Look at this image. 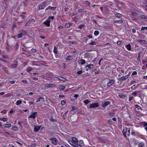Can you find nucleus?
I'll use <instances>...</instances> for the list:
<instances>
[{
	"label": "nucleus",
	"mask_w": 147,
	"mask_h": 147,
	"mask_svg": "<svg viewBox=\"0 0 147 147\" xmlns=\"http://www.w3.org/2000/svg\"><path fill=\"white\" fill-rule=\"evenodd\" d=\"M111 105V102L109 101H106L102 104V106L103 107H105L108 105Z\"/></svg>",
	"instance_id": "nucleus-12"
},
{
	"label": "nucleus",
	"mask_w": 147,
	"mask_h": 147,
	"mask_svg": "<svg viewBox=\"0 0 147 147\" xmlns=\"http://www.w3.org/2000/svg\"><path fill=\"white\" fill-rule=\"evenodd\" d=\"M116 16L117 18H120L121 17L122 15L121 14L118 13L116 14Z\"/></svg>",
	"instance_id": "nucleus-54"
},
{
	"label": "nucleus",
	"mask_w": 147,
	"mask_h": 147,
	"mask_svg": "<svg viewBox=\"0 0 147 147\" xmlns=\"http://www.w3.org/2000/svg\"><path fill=\"white\" fill-rule=\"evenodd\" d=\"M32 70V68L30 67H28V68L26 69L27 71L30 74V71Z\"/></svg>",
	"instance_id": "nucleus-35"
},
{
	"label": "nucleus",
	"mask_w": 147,
	"mask_h": 147,
	"mask_svg": "<svg viewBox=\"0 0 147 147\" xmlns=\"http://www.w3.org/2000/svg\"><path fill=\"white\" fill-rule=\"evenodd\" d=\"M99 105L98 103H93L91 104L90 105L89 108H95L98 107L99 106Z\"/></svg>",
	"instance_id": "nucleus-6"
},
{
	"label": "nucleus",
	"mask_w": 147,
	"mask_h": 147,
	"mask_svg": "<svg viewBox=\"0 0 147 147\" xmlns=\"http://www.w3.org/2000/svg\"><path fill=\"white\" fill-rule=\"evenodd\" d=\"M138 42L142 43V44H147V41L146 40H138Z\"/></svg>",
	"instance_id": "nucleus-19"
},
{
	"label": "nucleus",
	"mask_w": 147,
	"mask_h": 147,
	"mask_svg": "<svg viewBox=\"0 0 147 147\" xmlns=\"http://www.w3.org/2000/svg\"><path fill=\"white\" fill-rule=\"evenodd\" d=\"M40 129V127L38 126H34V131L36 132L38 131Z\"/></svg>",
	"instance_id": "nucleus-24"
},
{
	"label": "nucleus",
	"mask_w": 147,
	"mask_h": 147,
	"mask_svg": "<svg viewBox=\"0 0 147 147\" xmlns=\"http://www.w3.org/2000/svg\"><path fill=\"white\" fill-rule=\"evenodd\" d=\"M129 129L128 128L125 127L124 128V129L122 131V133L123 134V136L124 137L127 138L126 133H127V130Z\"/></svg>",
	"instance_id": "nucleus-4"
},
{
	"label": "nucleus",
	"mask_w": 147,
	"mask_h": 147,
	"mask_svg": "<svg viewBox=\"0 0 147 147\" xmlns=\"http://www.w3.org/2000/svg\"><path fill=\"white\" fill-rule=\"evenodd\" d=\"M115 22L116 23L121 24L123 23V21L122 20H115Z\"/></svg>",
	"instance_id": "nucleus-31"
},
{
	"label": "nucleus",
	"mask_w": 147,
	"mask_h": 147,
	"mask_svg": "<svg viewBox=\"0 0 147 147\" xmlns=\"http://www.w3.org/2000/svg\"><path fill=\"white\" fill-rule=\"evenodd\" d=\"M73 20L75 22L76 24L77 23L78 20V19L77 16H76L74 17L73 18Z\"/></svg>",
	"instance_id": "nucleus-38"
},
{
	"label": "nucleus",
	"mask_w": 147,
	"mask_h": 147,
	"mask_svg": "<svg viewBox=\"0 0 147 147\" xmlns=\"http://www.w3.org/2000/svg\"><path fill=\"white\" fill-rule=\"evenodd\" d=\"M134 98V97L133 96H130L129 97V101L130 102L131 100H132Z\"/></svg>",
	"instance_id": "nucleus-63"
},
{
	"label": "nucleus",
	"mask_w": 147,
	"mask_h": 147,
	"mask_svg": "<svg viewBox=\"0 0 147 147\" xmlns=\"http://www.w3.org/2000/svg\"><path fill=\"white\" fill-rule=\"evenodd\" d=\"M145 145V143L144 142H139L138 144V147H143Z\"/></svg>",
	"instance_id": "nucleus-17"
},
{
	"label": "nucleus",
	"mask_w": 147,
	"mask_h": 147,
	"mask_svg": "<svg viewBox=\"0 0 147 147\" xmlns=\"http://www.w3.org/2000/svg\"><path fill=\"white\" fill-rule=\"evenodd\" d=\"M119 96L122 99H124L125 97V95L124 94H121L119 95Z\"/></svg>",
	"instance_id": "nucleus-42"
},
{
	"label": "nucleus",
	"mask_w": 147,
	"mask_h": 147,
	"mask_svg": "<svg viewBox=\"0 0 147 147\" xmlns=\"http://www.w3.org/2000/svg\"><path fill=\"white\" fill-rule=\"evenodd\" d=\"M144 127L145 129L147 131V123H145L144 124Z\"/></svg>",
	"instance_id": "nucleus-46"
},
{
	"label": "nucleus",
	"mask_w": 147,
	"mask_h": 147,
	"mask_svg": "<svg viewBox=\"0 0 147 147\" xmlns=\"http://www.w3.org/2000/svg\"><path fill=\"white\" fill-rule=\"evenodd\" d=\"M122 41H119L117 42V44L118 45H120L121 44Z\"/></svg>",
	"instance_id": "nucleus-62"
},
{
	"label": "nucleus",
	"mask_w": 147,
	"mask_h": 147,
	"mask_svg": "<svg viewBox=\"0 0 147 147\" xmlns=\"http://www.w3.org/2000/svg\"><path fill=\"white\" fill-rule=\"evenodd\" d=\"M99 32L98 31L95 30L94 32V34L95 36H97L99 35Z\"/></svg>",
	"instance_id": "nucleus-45"
},
{
	"label": "nucleus",
	"mask_w": 147,
	"mask_h": 147,
	"mask_svg": "<svg viewBox=\"0 0 147 147\" xmlns=\"http://www.w3.org/2000/svg\"><path fill=\"white\" fill-rule=\"evenodd\" d=\"M53 52L55 54H57L58 53L57 48L56 46H54V47Z\"/></svg>",
	"instance_id": "nucleus-33"
},
{
	"label": "nucleus",
	"mask_w": 147,
	"mask_h": 147,
	"mask_svg": "<svg viewBox=\"0 0 147 147\" xmlns=\"http://www.w3.org/2000/svg\"><path fill=\"white\" fill-rule=\"evenodd\" d=\"M8 119L7 118H0V121H1L4 122H5L7 121Z\"/></svg>",
	"instance_id": "nucleus-39"
},
{
	"label": "nucleus",
	"mask_w": 147,
	"mask_h": 147,
	"mask_svg": "<svg viewBox=\"0 0 147 147\" xmlns=\"http://www.w3.org/2000/svg\"><path fill=\"white\" fill-rule=\"evenodd\" d=\"M78 11L79 12H82L84 11V9H79Z\"/></svg>",
	"instance_id": "nucleus-57"
},
{
	"label": "nucleus",
	"mask_w": 147,
	"mask_h": 147,
	"mask_svg": "<svg viewBox=\"0 0 147 147\" xmlns=\"http://www.w3.org/2000/svg\"><path fill=\"white\" fill-rule=\"evenodd\" d=\"M15 63L14 64H12L10 65V67L13 68H16L18 66V61L17 60H16L14 62Z\"/></svg>",
	"instance_id": "nucleus-11"
},
{
	"label": "nucleus",
	"mask_w": 147,
	"mask_h": 147,
	"mask_svg": "<svg viewBox=\"0 0 147 147\" xmlns=\"http://www.w3.org/2000/svg\"><path fill=\"white\" fill-rule=\"evenodd\" d=\"M115 82V81L114 80H111L109 81V83L107 84V86L108 87H110L112 85L114 84Z\"/></svg>",
	"instance_id": "nucleus-14"
},
{
	"label": "nucleus",
	"mask_w": 147,
	"mask_h": 147,
	"mask_svg": "<svg viewBox=\"0 0 147 147\" xmlns=\"http://www.w3.org/2000/svg\"><path fill=\"white\" fill-rule=\"evenodd\" d=\"M72 109L71 112V113L73 112V113H76L78 111V109L77 108H76L75 106H72Z\"/></svg>",
	"instance_id": "nucleus-10"
},
{
	"label": "nucleus",
	"mask_w": 147,
	"mask_h": 147,
	"mask_svg": "<svg viewBox=\"0 0 147 147\" xmlns=\"http://www.w3.org/2000/svg\"><path fill=\"white\" fill-rule=\"evenodd\" d=\"M69 142L70 144L71 145L74 147H82V146L81 145L76 144L75 145H74L71 144L70 142H69Z\"/></svg>",
	"instance_id": "nucleus-25"
},
{
	"label": "nucleus",
	"mask_w": 147,
	"mask_h": 147,
	"mask_svg": "<svg viewBox=\"0 0 147 147\" xmlns=\"http://www.w3.org/2000/svg\"><path fill=\"white\" fill-rule=\"evenodd\" d=\"M59 80L60 81H63V82L65 81H66V80H67V79H66L65 78H64L60 76L59 77Z\"/></svg>",
	"instance_id": "nucleus-32"
},
{
	"label": "nucleus",
	"mask_w": 147,
	"mask_h": 147,
	"mask_svg": "<svg viewBox=\"0 0 147 147\" xmlns=\"http://www.w3.org/2000/svg\"><path fill=\"white\" fill-rule=\"evenodd\" d=\"M131 94L135 97L136 96H140V94L139 92L137 91H135L133 92Z\"/></svg>",
	"instance_id": "nucleus-13"
},
{
	"label": "nucleus",
	"mask_w": 147,
	"mask_h": 147,
	"mask_svg": "<svg viewBox=\"0 0 147 147\" xmlns=\"http://www.w3.org/2000/svg\"><path fill=\"white\" fill-rule=\"evenodd\" d=\"M130 129L129 128V129H128L127 130V135L128 136H130Z\"/></svg>",
	"instance_id": "nucleus-61"
},
{
	"label": "nucleus",
	"mask_w": 147,
	"mask_h": 147,
	"mask_svg": "<svg viewBox=\"0 0 147 147\" xmlns=\"http://www.w3.org/2000/svg\"><path fill=\"white\" fill-rule=\"evenodd\" d=\"M56 85L55 84H51L49 83H47L45 85V86L46 88H49L54 87Z\"/></svg>",
	"instance_id": "nucleus-7"
},
{
	"label": "nucleus",
	"mask_w": 147,
	"mask_h": 147,
	"mask_svg": "<svg viewBox=\"0 0 147 147\" xmlns=\"http://www.w3.org/2000/svg\"><path fill=\"white\" fill-rule=\"evenodd\" d=\"M83 4H84L87 5H89L90 4V3L88 1H84L83 3Z\"/></svg>",
	"instance_id": "nucleus-59"
},
{
	"label": "nucleus",
	"mask_w": 147,
	"mask_h": 147,
	"mask_svg": "<svg viewBox=\"0 0 147 147\" xmlns=\"http://www.w3.org/2000/svg\"><path fill=\"white\" fill-rule=\"evenodd\" d=\"M63 144L66 147H71L69 144H68L67 143L64 142L63 143Z\"/></svg>",
	"instance_id": "nucleus-49"
},
{
	"label": "nucleus",
	"mask_w": 147,
	"mask_h": 147,
	"mask_svg": "<svg viewBox=\"0 0 147 147\" xmlns=\"http://www.w3.org/2000/svg\"><path fill=\"white\" fill-rule=\"evenodd\" d=\"M127 79V77L126 76H122L119 78V80L120 82H121L123 80H126Z\"/></svg>",
	"instance_id": "nucleus-15"
},
{
	"label": "nucleus",
	"mask_w": 147,
	"mask_h": 147,
	"mask_svg": "<svg viewBox=\"0 0 147 147\" xmlns=\"http://www.w3.org/2000/svg\"><path fill=\"white\" fill-rule=\"evenodd\" d=\"M23 35L21 34V33L18 34L17 35V38L18 39L22 38Z\"/></svg>",
	"instance_id": "nucleus-52"
},
{
	"label": "nucleus",
	"mask_w": 147,
	"mask_h": 147,
	"mask_svg": "<svg viewBox=\"0 0 147 147\" xmlns=\"http://www.w3.org/2000/svg\"><path fill=\"white\" fill-rule=\"evenodd\" d=\"M133 131V130H131V134L132 135L135 136H136V132H135L134 131Z\"/></svg>",
	"instance_id": "nucleus-58"
},
{
	"label": "nucleus",
	"mask_w": 147,
	"mask_h": 147,
	"mask_svg": "<svg viewBox=\"0 0 147 147\" xmlns=\"http://www.w3.org/2000/svg\"><path fill=\"white\" fill-rule=\"evenodd\" d=\"M37 61H36V62H33L32 63V65H38V64H37Z\"/></svg>",
	"instance_id": "nucleus-64"
},
{
	"label": "nucleus",
	"mask_w": 147,
	"mask_h": 147,
	"mask_svg": "<svg viewBox=\"0 0 147 147\" xmlns=\"http://www.w3.org/2000/svg\"><path fill=\"white\" fill-rule=\"evenodd\" d=\"M139 138L142 139H144L145 136L141 134Z\"/></svg>",
	"instance_id": "nucleus-56"
},
{
	"label": "nucleus",
	"mask_w": 147,
	"mask_h": 147,
	"mask_svg": "<svg viewBox=\"0 0 147 147\" xmlns=\"http://www.w3.org/2000/svg\"><path fill=\"white\" fill-rule=\"evenodd\" d=\"M141 19L144 20L147 19V16L144 15H142L139 16Z\"/></svg>",
	"instance_id": "nucleus-27"
},
{
	"label": "nucleus",
	"mask_w": 147,
	"mask_h": 147,
	"mask_svg": "<svg viewBox=\"0 0 147 147\" xmlns=\"http://www.w3.org/2000/svg\"><path fill=\"white\" fill-rule=\"evenodd\" d=\"M65 88V87L64 86L61 85L59 86V89L60 90H64Z\"/></svg>",
	"instance_id": "nucleus-37"
},
{
	"label": "nucleus",
	"mask_w": 147,
	"mask_h": 147,
	"mask_svg": "<svg viewBox=\"0 0 147 147\" xmlns=\"http://www.w3.org/2000/svg\"><path fill=\"white\" fill-rule=\"evenodd\" d=\"M66 103V101L65 100H62L61 101V104L62 105H65Z\"/></svg>",
	"instance_id": "nucleus-60"
},
{
	"label": "nucleus",
	"mask_w": 147,
	"mask_h": 147,
	"mask_svg": "<svg viewBox=\"0 0 147 147\" xmlns=\"http://www.w3.org/2000/svg\"><path fill=\"white\" fill-rule=\"evenodd\" d=\"M18 129V128L16 126H13L12 127V129L13 130L15 131H17Z\"/></svg>",
	"instance_id": "nucleus-47"
},
{
	"label": "nucleus",
	"mask_w": 147,
	"mask_h": 147,
	"mask_svg": "<svg viewBox=\"0 0 147 147\" xmlns=\"http://www.w3.org/2000/svg\"><path fill=\"white\" fill-rule=\"evenodd\" d=\"M72 25V24L69 23H66L65 25V28H69L70 27L71 25Z\"/></svg>",
	"instance_id": "nucleus-26"
},
{
	"label": "nucleus",
	"mask_w": 147,
	"mask_h": 147,
	"mask_svg": "<svg viewBox=\"0 0 147 147\" xmlns=\"http://www.w3.org/2000/svg\"><path fill=\"white\" fill-rule=\"evenodd\" d=\"M31 22V21H29L27 22L25 24V26H29Z\"/></svg>",
	"instance_id": "nucleus-50"
},
{
	"label": "nucleus",
	"mask_w": 147,
	"mask_h": 147,
	"mask_svg": "<svg viewBox=\"0 0 147 147\" xmlns=\"http://www.w3.org/2000/svg\"><path fill=\"white\" fill-rule=\"evenodd\" d=\"M22 101L20 100H18L16 103H15V104L16 105H19L22 104Z\"/></svg>",
	"instance_id": "nucleus-30"
},
{
	"label": "nucleus",
	"mask_w": 147,
	"mask_h": 147,
	"mask_svg": "<svg viewBox=\"0 0 147 147\" xmlns=\"http://www.w3.org/2000/svg\"><path fill=\"white\" fill-rule=\"evenodd\" d=\"M38 115V112H37L32 113L29 116L28 118H32L33 119H34L36 118V117Z\"/></svg>",
	"instance_id": "nucleus-3"
},
{
	"label": "nucleus",
	"mask_w": 147,
	"mask_h": 147,
	"mask_svg": "<svg viewBox=\"0 0 147 147\" xmlns=\"http://www.w3.org/2000/svg\"><path fill=\"white\" fill-rule=\"evenodd\" d=\"M69 141L71 142L73 144H76L78 143V140L75 137H73L72 138V139L71 140Z\"/></svg>",
	"instance_id": "nucleus-5"
},
{
	"label": "nucleus",
	"mask_w": 147,
	"mask_h": 147,
	"mask_svg": "<svg viewBox=\"0 0 147 147\" xmlns=\"http://www.w3.org/2000/svg\"><path fill=\"white\" fill-rule=\"evenodd\" d=\"M135 108H137V110H142V107L138 105H134Z\"/></svg>",
	"instance_id": "nucleus-22"
},
{
	"label": "nucleus",
	"mask_w": 147,
	"mask_h": 147,
	"mask_svg": "<svg viewBox=\"0 0 147 147\" xmlns=\"http://www.w3.org/2000/svg\"><path fill=\"white\" fill-rule=\"evenodd\" d=\"M19 45L18 43H16L14 47V49L15 50L18 49L19 47Z\"/></svg>",
	"instance_id": "nucleus-36"
},
{
	"label": "nucleus",
	"mask_w": 147,
	"mask_h": 147,
	"mask_svg": "<svg viewBox=\"0 0 147 147\" xmlns=\"http://www.w3.org/2000/svg\"><path fill=\"white\" fill-rule=\"evenodd\" d=\"M94 65L93 64H89L86 65L85 68L86 71H88L89 69H91L93 67Z\"/></svg>",
	"instance_id": "nucleus-8"
},
{
	"label": "nucleus",
	"mask_w": 147,
	"mask_h": 147,
	"mask_svg": "<svg viewBox=\"0 0 147 147\" xmlns=\"http://www.w3.org/2000/svg\"><path fill=\"white\" fill-rule=\"evenodd\" d=\"M90 54L88 52H86L84 54V58L88 59L90 57Z\"/></svg>",
	"instance_id": "nucleus-16"
},
{
	"label": "nucleus",
	"mask_w": 147,
	"mask_h": 147,
	"mask_svg": "<svg viewBox=\"0 0 147 147\" xmlns=\"http://www.w3.org/2000/svg\"><path fill=\"white\" fill-rule=\"evenodd\" d=\"M49 8H51V9H52L53 10H55L56 9V7H51V6H49L45 10L46 11L47 9H49Z\"/></svg>",
	"instance_id": "nucleus-34"
},
{
	"label": "nucleus",
	"mask_w": 147,
	"mask_h": 147,
	"mask_svg": "<svg viewBox=\"0 0 147 147\" xmlns=\"http://www.w3.org/2000/svg\"><path fill=\"white\" fill-rule=\"evenodd\" d=\"M131 15L133 16H136L137 15V13L135 11H132L131 12Z\"/></svg>",
	"instance_id": "nucleus-48"
},
{
	"label": "nucleus",
	"mask_w": 147,
	"mask_h": 147,
	"mask_svg": "<svg viewBox=\"0 0 147 147\" xmlns=\"http://www.w3.org/2000/svg\"><path fill=\"white\" fill-rule=\"evenodd\" d=\"M83 102L86 105L90 102V101L88 100L87 99L83 101Z\"/></svg>",
	"instance_id": "nucleus-41"
},
{
	"label": "nucleus",
	"mask_w": 147,
	"mask_h": 147,
	"mask_svg": "<svg viewBox=\"0 0 147 147\" xmlns=\"http://www.w3.org/2000/svg\"><path fill=\"white\" fill-rule=\"evenodd\" d=\"M11 126V124H6L3 125V127L5 128H9Z\"/></svg>",
	"instance_id": "nucleus-29"
},
{
	"label": "nucleus",
	"mask_w": 147,
	"mask_h": 147,
	"mask_svg": "<svg viewBox=\"0 0 147 147\" xmlns=\"http://www.w3.org/2000/svg\"><path fill=\"white\" fill-rule=\"evenodd\" d=\"M20 33L23 36L27 34V32L26 31L22 30L20 31Z\"/></svg>",
	"instance_id": "nucleus-20"
},
{
	"label": "nucleus",
	"mask_w": 147,
	"mask_h": 147,
	"mask_svg": "<svg viewBox=\"0 0 147 147\" xmlns=\"http://www.w3.org/2000/svg\"><path fill=\"white\" fill-rule=\"evenodd\" d=\"M2 69L7 74H9V72L8 70V68L4 66H3Z\"/></svg>",
	"instance_id": "nucleus-21"
},
{
	"label": "nucleus",
	"mask_w": 147,
	"mask_h": 147,
	"mask_svg": "<svg viewBox=\"0 0 147 147\" xmlns=\"http://www.w3.org/2000/svg\"><path fill=\"white\" fill-rule=\"evenodd\" d=\"M41 100H42V101H44V98L43 97H40L39 99H38L36 101V102H40Z\"/></svg>",
	"instance_id": "nucleus-40"
},
{
	"label": "nucleus",
	"mask_w": 147,
	"mask_h": 147,
	"mask_svg": "<svg viewBox=\"0 0 147 147\" xmlns=\"http://www.w3.org/2000/svg\"><path fill=\"white\" fill-rule=\"evenodd\" d=\"M140 135L141 134L138 131H136V138H139Z\"/></svg>",
	"instance_id": "nucleus-44"
},
{
	"label": "nucleus",
	"mask_w": 147,
	"mask_h": 147,
	"mask_svg": "<svg viewBox=\"0 0 147 147\" xmlns=\"http://www.w3.org/2000/svg\"><path fill=\"white\" fill-rule=\"evenodd\" d=\"M73 59L72 56L69 55L67 56L66 58V59L67 60H70Z\"/></svg>",
	"instance_id": "nucleus-28"
},
{
	"label": "nucleus",
	"mask_w": 147,
	"mask_h": 147,
	"mask_svg": "<svg viewBox=\"0 0 147 147\" xmlns=\"http://www.w3.org/2000/svg\"><path fill=\"white\" fill-rule=\"evenodd\" d=\"M50 140L52 141L51 143L53 144L56 145L58 144L60 145L59 141L56 138L52 137L50 138Z\"/></svg>",
	"instance_id": "nucleus-2"
},
{
	"label": "nucleus",
	"mask_w": 147,
	"mask_h": 147,
	"mask_svg": "<svg viewBox=\"0 0 147 147\" xmlns=\"http://www.w3.org/2000/svg\"><path fill=\"white\" fill-rule=\"evenodd\" d=\"M50 20H48L47 19L43 23L47 27H49L50 26Z\"/></svg>",
	"instance_id": "nucleus-9"
},
{
	"label": "nucleus",
	"mask_w": 147,
	"mask_h": 147,
	"mask_svg": "<svg viewBox=\"0 0 147 147\" xmlns=\"http://www.w3.org/2000/svg\"><path fill=\"white\" fill-rule=\"evenodd\" d=\"M54 16H50L48 17V18L47 19L48 20H50L51 19L52 20H53L54 19Z\"/></svg>",
	"instance_id": "nucleus-53"
},
{
	"label": "nucleus",
	"mask_w": 147,
	"mask_h": 147,
	"mask_svg": "<svg viewBox=\"0 0 147 147\" xmlns=\"http://www.w3.org/2000/svg\"><path fill=\"white\" fill-rule=\"evenodd\" d=\"M109 123L111 124L112 125L113 123V121H112V119H110L108 120Z\"/></svg>",
	"instance_id": "nucleus-55"
},
{
	"label": "nucleus",
	"mask_w": 147,
	"mask_h": 147,
	"mask_svg": "<svg viewBox=\"0 0 147 147\" xmlns=\"http://www.w3.org/2000/svg\"><path fill=\"white\" fill-rule=\"evenodd\" d=\"M47 3L46 1H45L42 2L41 4H38V10H40L45 9L46 7Z\"/></svg>",
	"instance_id": "nucleus-1"
},
{
	"label": "nucleus",
	"mask_w": 147,
	"mask_h": 147,
	"mask_svg": "<svg viewBox=\"0 0 147 147\" xmlns=\"http://www.w3.org/2000/svg\"><path fill=\"white\" fill-rule=\"evenodd\" d=\"M79 63L81 64L82 65L86 63V61L85 60L83 59H81L80 60H79Z\"/></svg>",
	"instance_id": "nucleus-23"
},
{
	"label": "nucleus",
	"mask_w": 147,
	"mask_h": 147,
	"mask_svg": "<svg viewBox=\"0 0 147 147\" xmlns=\"http://www.w3.org/2000/svg\"><path fill=\"white\" fill-rule=\"evenodd\" d=\"M96 42L94 41H93L89 43V44L90 45H96Z\"/></svg>",
	"instance_id": "nucleus-51"
},
{
	"label": "nucleus",
	"mask_w": 147,
	"mask_h": 147,
	"mask_svg": "<svg viewBox=\"0 0 147 147\" xmlns=\"http://www.w3.org/2000/svg\"><path fill=\"white\" fill-rule=\"evenodd\" d=\"M85 27V25L84 24H81L78 27V28L81 29L83 27Z\"/></svg>",
	"instance_id": "nucleus-43"
},
{
	"label": "nucleus",
	"mask_w": 147,
	"mask_h": 147,
	"mask_svg": "<svg viewBox=\"0 0 147 147\" xmlns=\"http://www.w3.org/2000/svg\"><path fill=\"white\" fill-rule=\"evenodd\" d=\"M125 47L129 51H131V45L130 44H129L127 45H126Z\"/></svg>",
	"instance_id": "nucleus-18"
}]
</instances>
